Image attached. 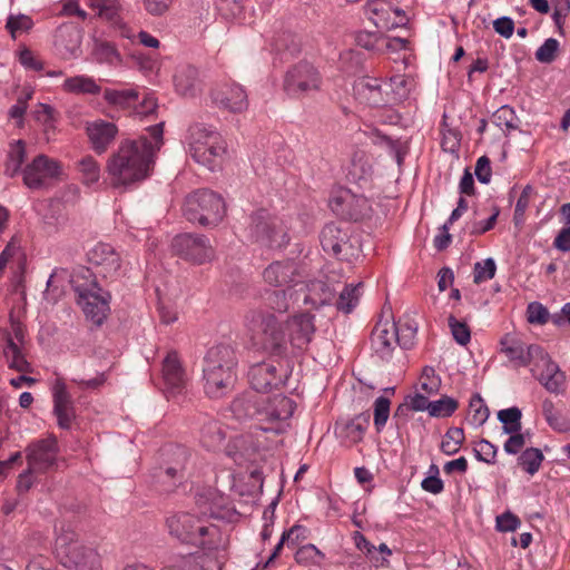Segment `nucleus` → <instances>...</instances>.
Returning a JSON list of instances; mask_svg holds the SVG:
<instances>
[{
  "mask_svg": "<svg viewBox=\"0 0 570 570\" xmlns=\"http://www.w3.org/2000/svg\"><path fill=\"white\" fill-rule=\"evenodd\" d=\"M361 286L362 283H358L357 285H346L344 287L336 301V307L338 311L347 314L356 306L360 298L358 289Z\"/></svg>",
  "mask_w": 570,
  "mask_h": 570,
  "instance_id": "obj_38",
  "label": "nucleus"
},
{
  "mask_svg": "<svg viewBox=\"0 0 570 570\" xmlns=\"http://www.w3.org/2000/svg\"><path fill=\"white\" fill-rule=\"evenodd\" d=\"M226 207L224 199L209 189L190 193L184 202L183 214L193 224L217 226L224 218Z\"/></svg>",
  "mask_w": 570,
  "mask_h": 570,
  "instance_id": "obj_8",
  "label": "nucleus"
},
{
  "mask_svg": "<svg viewBox=\"0 0 570 570\" xmlns=\"http://www.w3.org/2000/svg\"><path fill=\"white\" fill-rule=\"evenodd\" d=\"M77 169L80 174L81 183L90 186L96 184L100 178V165L99 163L90 155L82 157L77 163Z\"/></svg>",
  "mask_w": 570,
  "mask_h": 570,
  "instance_id": "obj_36",
  "label": "nucleus"
},
{
  "mask_svg": "<svg viewBox=\"0 0 570 570\" xmlns=\"http://www.w3.org/2000/svg\"><path fill=\"white\" fill-rule=\"evenodd\" d=\"M138 94L135 90H114L106 89L104 92V98L108 104L127 107L129 101L137 99Z\"/></svg>",
  "mask_w": 570,
  "mask_h": 570,
  "instance_id": "obj_50",
  "label": "nucleus"
},
{
  "mask_svg": "<svg viewBox=\"0 0 570 570\" xmlns=\"http://www.w3.org/2000/svg\"><path fill=\"white\" fill-rule=\"evenodd\" d=\"M391 401L385 396H379L374 401V426L380 433L390 416Z\"/></svg>",
  "mask_w": 570,
  "mask_h": 570,
  "instance_id": "obj_47",
  "label": "nucleus"
},
{
  "mask_svg": "<svg viewBox=\"0 0 570 570\" xmlns=\"http://www.w3.org/2000/svg\"><path fill=\"white\" fill-rule=\"evenodd\" d=\"M528 322L532 324H546L549 318L548 309L540 303L533 302L528 305Z\"/></svg>",
  "mask_w": 570,
  "mask_h": 570,
  "instance_id": "obj_61",
  "label": "nucleus"
},
{
  "mask_svg": "<svg viewBox=\"0 0 570 570\" xmlns=\"http://www.w3.org/2000/svg\"><path fill=\"white\" fill-rule=\"evenodd\" d=\"M449 326L454 340L460 345H466L471 340V332L464 322L458 321L454 316H449Z\"/></svg>",
  "mask_w": 570,
  "mask_h": 570,
  "instance_id": "obj_56",
  "label": "nucleus"
},
{
  "mask_svg": "<svg viewBox=\"0 0 570 570\" xmlns=\"http://www.w3.org/2000/svg\"><path fill=\"white\" fill-rule=\"evenodd\" d=\"M370 424V414L362 413L355 416L353 420L337 425L336 430L338 431L340 438L347 444H356L362 441L365 431Z\"/></svg>",
  "mask_w": 570,
  "mask_h": 570,
  "instance_id": "obj_30",
  "label": "nucleus"
},
{
  "mask_svg": "<svg viewBox=\"0 0 570 570\" xmlns=\"http://www.w3.org/2000/svg\"><path fill=\"white\" fill-rule=\"evenodd\" d=\"M210 98L217 108L234 114L243 112L248 107L245 90L236 83H224L217 86L212 90Z\"/></svg>",
  "mask_w": 570,
  "mask_h": 570,
  "instance_id": "obj_20",
  "label": "nucleus"
},
{
  "mask_svg": "<svg viewBox=\"0 0 570 570\" xmlns=\"http://www.w3.org/2000/svg\"><path fill=\"white\" fill-rule=\"evenodd\" d=\"M397 341V326L395 323L379 322L372 331L371 343L374 352L382 358L391 355Z\"/></svg>",
  "mask_w": 570,
  "mask_h": 570,
  "instance_id": "obj_27",
  "label": "nucleus"
},
{
  "mask_svg": "<svg viewBox=\"0 0 570 570\" xmlns=\"http://www.w3.org/2000/svg\"><path fill=\"white\" fill-rule=\"evenodd\" d=\"M170 535L181 542L216 550L223 544L219 528L190 513H177L167 519Z\"/></svg>",
  "mask_w": 570,
  "mask_h": 570,
  "instance_id": "obj_4",
  "label": "nucleus"
},
{
  "mask_svg": "<svg viewBox=\"0 0 570 570\" xmlns=\"http://www.w3.org/2000/svg\"><path fill=\"white\" fill-rule=\"evenodd\" d=\"M389 86L391 87V92L389 94L390 99H392V104L401 101L407 96V79L404 76L396 75L391 77Z\"/></svg>",
  "mask_w": 570,
  "mask_h": 570,
  "instance_id": "obj_58",
  "label": "nucleus"
},
{
  "mask_svg": "<svg viewBox=\"0 0 570 570\" xmlns=\"http://www.w3.org/2000/svg\"><path fill=\"white\" fill-rule=\"evenodd\" d=\"M331 209L337 215L351 220H361L371 213V205L362 195L350 189H341L330 199Z\"/></svg>",
  "mask_w": 570,
  "mask_h": 570,
  "instance_id": "obj_13",
  "label": "nucleus"
},
{
  "mask_svg": "<svg viewBox=\"0 0 570 570\" xmlns=\"http://www.w3.org/2000/svg\"><path fill=\"white\" fill-rule=\"evenodd\" d=\"M24 452L30 471L46 473L57 465L59 448L55 436L31 442Z\"/></svg>",
  "mask_w": 570,
  "mask_h": 570,
  "instance_id": "obj_12",
  "label": "nucleus"
},
{
  "mask_svg": "<svg viewBox=\"0 0 570 570\" xmlns=\"http://www.w3.org/2000/svg\"><path fill=\"white\" fill-rule=\"evenodd\" d=\"M543 459V454L539 449L529 448L520 455L519 463L529 474L532 475L539 471Z\"/></svg>",
  "mask_w": 570,
  "mask_h": 570,
  "instance_id": "obj_43",
  "label": "nucleus"
},
{
  "mask_svg": "<svg viewBox=\"0 0 570 570\" xmlns=\"http://www.w3.org/2000/svg\"><path fill=\"white\" fill-rule=\"evenodd\" d=\"M354 542L358 550L365 551L367 557L375 563L376 567H387L389 560L383 557L382 559H379L375 556L376 547L373 546L361 532L354 533Z\"/></svg>",
  "mask_w": 570,
  "mask_h": 570,
  "instance_id": "obj_49",
  "label": "nucleus"
},
{
  "mask_svg": "<svg viewBox=\"0 0 570 570\" xmlns=\"http://www.w3.org/2000/svg\"><path fill=\"white\" fill-rule=\"evenodd\" d=\"M463 441V430L461 428H451L448 430L441 442V451L446 455H453L459 452Z\"/></svg>",
  "mask_w": 570,
  "mask_h": 570,
  "instance_id": "obj_42",
  "label": "nucleus"
},
{
  "mask_svg": "<svg viewBox=\"0 0 570 570\" xmlns=\"http://www.w3.org/2000/svg\"><path fill=\"white\" fill-rule=\"evenodd\" d=\"M89 269L80 268L71 275L70 283L77 293V303L81 306L86 318L94 325L100 326L110 312V294L104 291L96 281L82 283L81 279H89Z\"/></svg>",
  "mask_w": 570,
  "mask_h": 570,
  "instance_id": "obj_5",
  "label": "nucleus"
},
{
  "mask_svg": "<svg viewBox=\"0 0 570 570\" xmlns=\"http://www.w3.org/2000/svg\"><path fill=\"white\" fill-rule=\"evenodd\" d=\"M353 91L356 99L371 107L392 105L390 94L382 89L380 80L374 77H361L354 81Z\"/></svg>",
  "mask_w": 570,
  "mask_h": 570,
  "instance_id": "obj_22",
  "label": "nucleus"
},
{
  "mask_svg": "<svg viewBox=\"0 0 570 570\" xmlns=\"http://www.w3.org/2000/svg\"><path fill=\"white\" fill-rule=\"evenodd\" d=\"M88 261L99 268L105 277L115 275L120 268V256L109 244L99 243L88 253Z\"/></svg>",
  "mask_w": 570,
  "mask_h": 570,
  "instance_id": "obj_26",
  "label": "nucleus"
},
{
  "mask_svg": "<svg viewBox=\"0 0 570 570\" xmlns=\"http://www.w3.org/2000/svg\"><path fill=\"white\" fill-rule=\"evenodd\" d=\"M35 116L38 121L45 126V131L48 132L50 129H55V122L57 121V111L47 104H38Z\"/></svg>",
  "mask_w": 570,
  "mask_h": 570,
  "instance_id": "obj_52",
  "label": "nucleus"
},
{
  "mask_svg": "<svg viewBox=\"0 0 570 570\" xmlns=\"http://www.w3.org/2000/svg\"><path fill=\"white\" fill-rule=\"evenodd\" d=\"M321 245L324 252L343 261L357 257L360 252L351 237L350 228L334 223L325 225L322 229Z\"/></svg>",
  "mask_w": 570,
  "mask_h": 570,
  "instance_id": "obj_10",
  "label": "nucleus"
},
{
  "mask_svg": "<svg viewBox=\"0 0 570 570\" xmlns=\"http://www.w3.org/2000/svg\"><path fill=\"white\" fill-rule=\"evenodd\" d=\"M174 252L186 261L204 264L214 257V248L204 236L184 234L173 240Z\"/></svg>",
  "mask_w": 570,
  "mask_h": 570,
  "instance_id": "obj_14",
  "label": "nucleus"
},
{
  "mask_svg": "<svg viewBox=\"0 0 570 570\" xmlns=\"http://www.w3.org/2000/svg\"><path fill=\"white\" fill-rule=\"evenodd\" d=\"M458 409V402L449 396H443L430 404L429 414L436 417H448Z\"/></svg>",
  "mask_w": 570,
  "mask_h": 570,
  "instance_id": "obj_46",
  "label": "nucleus"
},
{
  "mask_svg": "<svg viewBox=\"0 0 570 570\" xmlns=\"http://www.w3.org/2000/svg\"><path fill=\"white\" fill-rule=\"evenodd\" d=\"M322 77L318 70L306 61L291 68L284 80V89L289 96L299 97L320 90Z\"/></svg>",
  "mask_w": 570,
  "mask_h": 570,
  "instance_id": "obj_11",
  "label": "nucleus"
},
{
  "mask_svg": "<svg viewBox=\"0 0 570 570\" xmlns=\"http://www.w3.org/2000/svg\"><path fill=\"white\" fill-rule=\"evenodd\" d=\"M92 55L98 62L115 65L120 62V55L117 48L107 41L96 40L94 43Z\"/></svg>",
  "mask_w": 570,
  "mask_h": 570,
  "instance_id": "obj_37",
  "label": "nucleus"
},
{
  "mask_svg": "<svg viewBox=\"0 0 570 570\" xmlns=\"http://www.w3.org/2000/svg\"><path fill=\"white\" fill-rule=\"evenodd\" d=\"M521 411L518 407H509L498 412V419L503 424L505 434H512L521 430Z\"/></svg>",
  "mask_w": 570,
  "mask_h": 570,
  "instance_id": "obj_39",
  "label": "nucleus"
},
{
  "mask_svg": "<svg viewBox=\"0 0 570 570\" xmlns=\"http://www.w3.org/2000/svg\"><path fill=\"white\" fill-rule=\"evenodd\" d=\"M6 346L3 350L4 357L10 368L21 373L30 371V365L27 362L22 346L24 344V330L20 322L10 318V330L3 333Z\"/></svg>",
  "mask_w": 570,
  "mask_h": 570,
  "instance_id": "obj_15",
  "label": "nucleus"
},
{
  "mask_svg": "<svg viewBox=\"0 0 570 570\" xmlns=\"http://www.w3.org/2000/svg\"><path fill=\"white\" fill-rule=\"evenodd\" d=\"M497 265L493 258H487L482 262H476L473 268V282L481 284L485 281L492 279L495 275Z\"/></svg>",
  "mask_w": 570,
  "mask_h": 570,
  "instance_id": "obj_48",
  "label": "nucleus"
},
{
  "mask_svg": "<svg viewBox=\"0 0 570 570\" xmlns=\"http://www.w3.org/2000/svg\"><path fill=\"white\" fill-rule=\"evenodd\" d=\"M475 458L485 463H493L497 455V446L482 439L474 449Z\"/></svg>",
  "mask_w": 570,
  "mask_h": 570,
  "instance_id": "obj_60",
  "label": "nucleus"
},
{
  "mask_svg": "<svg viewBox=\"0 0 570 570\" xmlns=\"http://www.w3.org/2000/svg\"><path fill=\"white\" fill-rule=\"evenodd\" d=\"M289 289L291 288H283L271 292L266 297L268 307L278 313H286L289 308L287 298Z\"/></svg>",
  "mask_w": 570,
  "mask_h": 570,
  "instance_id": "obj_53",
  "label": "nucleus"
},
{
  "mask_svg": "<svg viewBox=\"0 0 570 570\" xmlns=\"http://www.w3.org/2000/svg\"><path fill=\"white\" fill-rule=\"evenodd\" d=\"M531 373L548 392L554 394L563 392L566 375L543 348H541L540 355L534 358Z\"/></svg>",
  "mask_w": 570,
  "mask_h": 570,
  "instance_id": "obj_16",
  "label": "nucleus"
},
{
  "mask_svg": "<svg viewBox=\"0 0 570 570\" xmlns=\"http://www.w3.org/2000/svg\"><path fill=\"white\" fill-rule=\"evenodd\" d=\"M237 357L235 350L225 344L210 347L203 363L204 391L212 399L228 394L236 382Z\"/></svg>",
  "mask_w": 570,
  "mask_h": 570,
  "instance_id": "obj_3",
  "label": "nucleus"
},
{
  "mask_svg": "<svg viewBox=\"0 0 570 570\" xmlns=\"http://www.w3.org/2000/svg\"><path fill=\"white\" fill-rule=\"evenodd\" d=\"M542 413L548 424L556 431L564 432L569 429L567 421L556 411L551 400H544L542 403Z\"/></svg>",
  "mask_w": 570,
  "mask_h": 570,
  "instance_id": "obj_44",
  "label": "nucleus"
},
{
  "mask_svg": "<svg viewBox=\"0 0 570 570\" xmlns=\"http://www.w3.org/2000/svg\"><path fill=\"white\" fill-rule=\"evenodd\" d=\"M19 61L26 69L36 71L43 69V62L28 48H24L20 51Z\"/></svg>",
  "mask_w": 570,
  "mask_h": 570,
  "instance_id": "obj_62",
  "label": "nucleus"
},
{
  "mask_svg": "<svg viewBox=\"0 0 570 570\" xmlns=\"http://www.w3.org/2000/svg\"><path fill=\"white\" fill-rule=\"evenodd\" d=\"M541 348L540 345H525L509 336L501 340V352L518 367L532 365L534 358L540 355Z\"/></svg>",
  "mask_w": 570,
  "mask_h": 570,
  "instance_id": "obj_25",
  "label": "nucleus"
},
{
  "mask_svg": "<svg viewBox=\"0 0 570 570\" xmlns=\"http://www.w3.org/2000/svg\"><path fill=\"white\" fill-rule=\"evenodd\" d=\"M469 407L471 420L475 425H482L488 420L489 409L479 395L471 399Z\"/></svg>",
  "mask_w": 570,
  "mask_h": 570,
  "instance_id": "obj_55",
  "label": "nucleus"
},
{
  "mask_svg": "<svg viewBox=\"0 0 570 570\" xmlns=\"http://www.w3.org/2000/svg\"><path fill=\"white\" fill-rule=\"evenodd\" d=\"M415 333L416 330L410 325L397 326V341L395 343L402 348H411L414 344Z\"/></svg>",
  "mask_w": 570,
  "mask_h": 570,
  "instance_id": "obj_63",
  "label": "nucleus"
},
{
  "mask_svg": "<svg viewBox=\"0 0 570 570\" xmlns=\"http://www.w3.org/2000/svg\"><path fill=\"white\" fill-rule=\"evenodd\" d=\"M248 377L255 391L266 393L284 383L286 371L278 362L265 361L253 365Z\"/></svg>",
  "mask_w": 570,
  "mask_h": 570,
  "instance_id": "obj_17",
  "label": "nucleus"
},
{
  "mask_svg": "<svg viewBox=\"0 0 570 570\" xmlns=\"http://www.w3.org/2000/svg\"><path fill=\"white\" fill-rule=\"evenodd\" d=\"M53 412L58 419L59 426L69 429L75 419V410L67 386L61 381H57L53 386Z\"/></svg>",
  "mask_w": 570,
  "mask_h": 570,
  "instance_id": "obj_28",
  "label": "nucleus"
},
{
  "mask_svg": "<svg viewBox=\"0 0 570 570\" xmlns=\"http://www.w3.org/2000/svg\"><path fill=\"white\" fill-rule=\"evenodd\" d=\"M533 193H534V190L530 185H527L522 189L521 195L517 200L514 216H513V222L517 226L521 225L523 223L524 214L529 207V204H530Z\"/></svg>",
  "mask_w": 570,
  "mask_h": 570,
  "instance_id": "obj_51",
  "label": "nucleus"
},
{
  "mask_svg": "<svg viewBox=\"0 0 570 570\" xmlns=\"http://www.w3.org/2000/svg\"><path fill=\"white\" fill-rule=\"evenodd\" d=\"M306 295L304 303L314 307H320L331 303L335 296V288H332L323 281H313L306 285Z\"/></svg>",
  "mask_w": 570,
  "mask_h": 570,
  "instance_id": "obj_33",
  "label": "nucleus"
},
{
  "mask_svg": "<svg viewBox=\"0 0 570 570\" xmlns=\"http://www.w3.org/2000/svg\"><path fill=\"white\" fill-rule=\"evenodd\" d=\"M245 326L254 337L261 340L266 350L278 355L286 352L287 342L293 348H306L316 330L314 316L308 313H301L287 321V338L283 324L274 314L263 308L249 309L245 315Z\"/></svg>",
  "mask_w": 570,
  "mask_h": 570,
  "instance_id": "obj_2",
  "label": "nucleus"
},
{
  "mask_svg": "<svg viewBox=\"0 0 570 570\" xmlns=\"http://www.w3.org/2000/svg\"><path fill=\"white\" fill-rule=\"evenodd\" d=\"M421 390L428 395L436 394L441 386V380L433 367H424L421 376Z\"/></svg>",
  "mask_w": 570,
  "mask_h": 570,
  "instance_id": "obj_54",
  "label": "nucleus"
},
{
  "mask_svg": "<svg viewBox=\"0 0 570 570\" xmlns=\"http://www.w3.org/2000/svg\"><path fill=\"white\" fill-rule=\"evenodd\" d=\"M227 144L213 127L196 124L189 129V153L199 165L215 170L224 161Z\"/></svg>",
  "mask_w": 570,
  "mask_h": 570,
  "instance_id": "obj_7",
  "label": "nucleus"
},
{
  "mask_svg": "<svg viewBox=\"0 0 570 570\" xmlns=\"http://www.w3.org/2000/svg\"><path fill=\"white\" fill-rule=\"evenodd\" d=\"M295 403L292 399L277 394L266 401L262 415L271 421H284L293 415Z\"/></svg>",
  "mask_w": 570,
  "mask_h": 570,
  "instance_id": "obj_29",
  "label": "nucleus"
},
{
  "mask_svg": "<svg viewBox=\"0 0 570 570\" xmlns=\"http://www.w3.org/2000/svg\"><path fill=\"white\" fill-rule=\"evenodd\" d=\"M163 126V122L150 126L149 137L122 140L109 156L106 173L114 188H127L149 177L164 145Z\"/></svg>",
  "mask_w": 570,
  "mask_h": 570,
  "instance_id": "obj_1",
  "label": "nucleus"
},
{
  "mask_svg": "<svg viewBox=\"0 0 570 570\" xmlns=\"http://www.w3.org/2000/svg\"><path fill=\"white\" fill-rule=\"evenodd\" d=\"M60 164L47 157L38 155L23 170V183L28 188L39 189L60 174Z\"/></svg>",
  "mask_w": 570,
  "mask_h": 570,
  "instance_id": "obj_18",
  "label": "nucleus"
},
{
  "mask_svg": "<svg viewBox=\"0 0 570 570\" xmlns=\"http://www.w3.org/2000/svg\"><path fill=\"white\" fill-rule=\"evenodd\" d=\"M88 4L98 10L99 17L114 21L119 13V0H88Z\"/></svg>",
  "mask_w": 570,
  "mask_h": 570,
  "instance_id": "obj_45",
  "label": "nucleus"
},
{
  "mask_svg": "<svg viewBox=\"0 0 570 570\" xmlns=\"http://www.w3.org/2000/svg\"><path fill=\"white\" fill-rule=\"evenodd\" d=\"M161 375L168 396L175 397L184 393L188 380L176 352H169L164 358Z\"/></svg>",
  "mask_w": 570,
  "mask_h": 570,
  "instance_id": "obj_21",
  "label": "nucleus"
},
{
  "mask_svg": "<svg viewBox=\"0 0 570 570\" xmlns=\"http://www.w3.org/2000/svg\"><path fill=\"white\" fill-rule=\"evenodd\" d=\"M82 33L72 24H61L55 33V47L58 55L66 60L78 58L80 55Z\"/></svg>",
  "mask_w": 570,
  "mask_h": 570,
  "instance_id": "obj_24",
  "label": "nucleus"
},
{
  "mask_svg": "<svg viewBox=\"0 0 570 570\" xmlns=\"http://www.w3.org/2000/svg\"><path fill=\"white\" fill-rule=\"evenodd\" d=\"M247 232L252 242L269 248H281L289 240L282 222L265 209L250 216Z\"/></svg>",
  "mask_w": 570,
  "mask_h": 570,
  "instance_id": "obj_9",
  "label": "nucleus"
},
{
  "mask_svg": "<svg viewBox=\"0 0 570 570\" xmlns=\"http://www.w3.org/2000/svg\"><path fill=\"white\" fill-rule=\"evenodd\" d=\"M86 134L92 150L102 155L108 150L118 135V127L114 122L96 119L86 124Z\"/></svg>",
  "mask_w": 570,
  "mask_h": 570,
  "instance_id": "obj_23",
  "label": "nucleus"
},
{
  "mask_svg": "<svg viewBox=\"0 0 570 570\" xmlns=\"http://www.w3.org/2000/svg\"><path fill=\"white\" fill-rule=\"evenodd\" d=\"M558 48V40L549 38L538 48L535 59L542 63H550L556 59Z\"/></svg>",
  "mask_w": 570,
  "mask_h": 570,
  "instance_id": "obj_57",
  "label": "nucleus"
},
{
  "mask_svg": "<svg viewBox=\"0 0 570 570\" xmlns=\"http://www.w3.org/2000/svg\"><path fill=\"white\" fill-rule=\"evenodd\" d=\"M56 552L61 563L72 570H101L100 557L96 550L81 543L78 534L62 523L57 529Z\"/></svg>",
  "mask_w": 570,
  "mask_h": 570,
  "instance_id": "obj_6",
  "label": "nucleus"
},
{
  "mask_svg": "<svg viewBox=\"0 0 570 570\" xmlns=\"http://www.w3.org/2000/svg\"><path fill=\"white\" fill-rule=\"evenodd\" d=\"M263 278L269 286L292 288L302 282V274L296 262L285 259L271 263L264 269Z\"/></svg>",
  "mask_w": 570,
  "mask_h": 570,
  "instance_id": "obj_19",
  "label": "nucleus"
},
{
  "mask_svg": "<svg viewBox=\"0 0 570 570\" xmlns=\"http://www.w3.org/2000/svg\"><path fill=\"white\" fill-rule=\"evenodd\" d=\"M520 525V520L511 512H504L497 517V529L502 532L514 531Z\"/></svg>",
  "mask_w": 570,
  "mask_h": 570,
  "instance_id": "obj_64",
  "label": "nucleus"
},
{
  "mask_svg": "<svg viewBox=\"0 0 570 570\" xmlns=\"http://www.w3.org/2000/svg\"><path fill=\"white\" fill-rule=\"evenodd\" d=\"M26 156V147L22 140L16 141L9 151L6 163V174L13 177L20 169Z\"/></svg>",
  "mask_w": 570,
  "mask_h": 570,
  "instance_id": "obj_40",
  "label": "nucleus"
},
{
  "mask_svg": "<svg viewBox=\"0 0 570 570\" xmlns=\"http://www.w3.org/2000/svg\"><path fill=\"white\" fill-rule=\"evenodd\" d=\"M32 20L30 17L24 14L10 16L7 20V29L10 31L12 37H16L17 32L28 31L32 27Z\"/></svg>",
  "mask_w": 570,
  "mask_h": 570,
  "instance_id": "obj_59",
  "label": "nucleus"
},
{
  "mask_svg": "<svg viewBox=\"0 0 570 570\" xmlns=\"http://www.w3.org/2000/svg\"><path fill=\"white\" fill-rule=\"evenodd\" d=\"M62 90L75 95H98L101 90L97 82L87 76H73L62 83Z\"/></svg>",
  "mask_w": 570,
  "mask_h": 570,
  "instance_id": "obj_35",
  "label": "nucleus"
},
{
  "mask_svg": "<svg viewBox=\"0 0 570 570\" xmlns=\"http://www.w3.org/2000/svg\"><path fill=\"white\" fill-rule=\"evenodd\" d=\"M264 402L265 400L259 399L256 394L247 393L236 397L230 404V410L238 420L254 417L257 414L262 415L259 404Z\"/></svg>",
  "mask_w": 570,
  "mask_h": 570,
  "instance_id": "obj_32",
  "label": "nucleus"
},
{
  "mask_svg": "<svg viewBox=\"0 0 570 570\" xmlns=\"http://www.w3.org/2000/svg\"><path fill=\"white\" fill-rule=\"evenodd\" d=\"M226 432L218 421L209 420L202 425L200 443L208 450H219L225 441Z\"/></svg>",
  "mask_w": 570,
  "mask_h": 570,
  "instance_id": "obj_34",
  "label": "nucleus"
},
{
  "mask_svg": "<svg viewBox=\"0 0 570 570\" xmlns=\"http://www.w3.org/2000/svg\"><path fill=\"white\" fill-rule=\"evenodd\" d=\"M176 91L184 97H193L198 86V70L193 66H181L174 76Z\"/></svg>",
  "mask_w": 570,
  "mask_h": 570,
  "instance_id": "obj_31",
  "label": "nucleus"
},
{
  "mask_svg": "<svg viewBox=\"0 0 570 570\" xmlns=\"http://www.w3.org/2000/svg\"><path fill=\"white\" fill-rule=\"evenodd\" d=\"M173 463L165 470V476L176 479L181 478L185 470L186 463L189 459V454L185 448L177 446L171 452Z\"/></svg>",
  "mask_w": 570,
  "mask_h": 570,
  "instance_id": "obj_41",
  "label": "nucleus"
}]
</instances>
